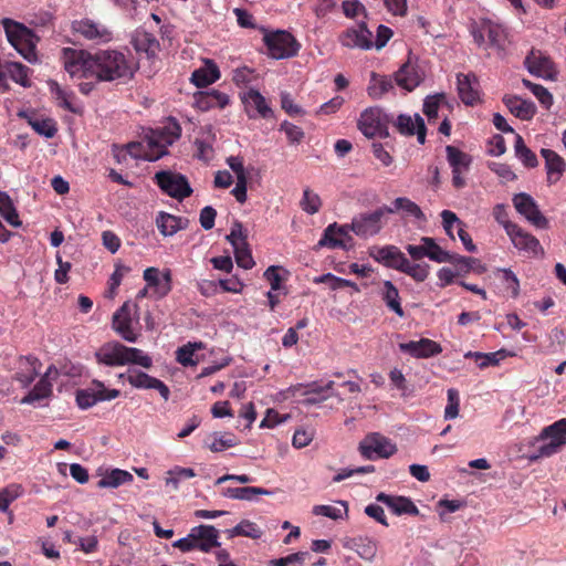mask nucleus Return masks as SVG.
Masks as SVG:
<instances>
[{
    "label": "nucleus",
    "mask_w": 566,
    "mask_h": 566,
    "mask_svg": "<svg viewBox=\"0 0 566 566\" xmlns=\"http://www.w3.org/2000/svg\"><path fill=\"white\" fill-rule=\"evenodd\" d=\"M181 135V127L175 118L146 134L143 143L127 144L126 150L134 158L155 161L167 154L168 146L172 145Z\"/></svg>",
    "instance_id": "1"
},
{
    "label": "nucleus",
    "mask_w": 566,
    "mask_h": 566,
    "mask_svg": "<svg viewBox=\"0 0 566 566\" xmlns=\"http://www.w3.org/2000/svg\"><path fill=\"white\" fill-rule=\"evenodd\" d=\"M135 67L125 54L115 50H99L94 53L93 78L112 82L118 78H132Z\"/></svg>",
    "instance_id": "2"
},
{
    "label": "nucleus",
    "mask_w": 566,
    "mask_h": 566,
    "mask_svg": "<svg viewBox=\"0 0 566 566\" xmlns=\"http://www.w3.org/2000/svg\"><path fill=\"white\" fill-rule=\"evenodd\" d=\"M95 359L98 364L108 367L134 364L148 369L153 366V359L142 349L127 347L119 342H107L103 344L95 352Z\"/></svg>",
    "instance_id": "3"
},
{
    "label": "nucleus",
    "mask_w": 566,
    "mask_h": 566,
    "mask_svg": "<svg viewBox=\"0 0 566 566\" xmlns=\"http://www.w3.org/2000/svg\"><path fill=\"white\" fill-rule=\"evenodd\" d=\"M9 43L30 63L38 60L36 42L39 38L24 24L12 19L4 18L1 21Z\"/></svg>",
    "instance_id": "4"
},
{
    "label": "nucleus",
    "mask_w": 566,
    "mask_h": 566,
    "mask_svg": "<svg viewBox=\"0 0 566 566\" xmlns=\"http://www.w3.org/2000/svg\"><path fill=\"white\" fill-rule=\"evenodd\" d=\"M61 61L72 77L93 78L94 54L73 48H63Z\"/></svg>",
    "instance_id": "5"
},
{
    "label": "nucleus",
    "mask_w": 566,
    "mask_h": 566,
    "mask_svg": "<svg viewBox=\"0 0 566 566\" xmlns=\"http://www.w3.org/2000/svg\"><path fill=\"white\" fill-rule=\"evenodd\" d=\"M394 212L392 208L382 206L371 212L359 213L352 219L350 230L360 238L374 237L381 231L385 214Z\"/></svg>",
    "instance_id": "6"
},
{
    "label": "nucleus",
    "mask_w": 566,
    "mask_h": 566,
    "mask_svg": "<svg viewBox=\"0 0 566 566\" xmlns=\"http://www.w3.org/2000/svg\"><path fill=\"white\" fill-rule=\"evenodd\" d=\"M547 439H549V442L537 448L536 454L532 457L533 460L548 458L557 453L566 444V418L559 419L542 430L538 440Z\"/></svg>",
    "instance_id": "7"
},
{
    "label": "nucleus",
    "mask_w": 566,
    "mask_h": 566,
    "mask_svg": "<svg viewBox=\"0 0 566 566\" xmlns=\"http://www.w3.org/2000/svg\"><path fill=\"white\" fill-rule=\"evenodd\" d=\"M263 41L268 48L269 55L276 60L295 56L301 49L297 40L284 30L266 33Z\"/></svg>",
    "instance_id": "8"
},
{
    "label": "nucleus",
    "mask_w": 566,
    "mask_h": 566,
    "mask_svg": "<svg viewBox=\"0 0 566 566\" xmlns=\"http://www.w3.org/2000/svg\"><path fill=\"white\" fill-rule=\"evenodd\" d=\"M358 450L368 460L388 459L397 452V447L381 433L371 432L359 442Z\"/></svg>",
    "instance_id": "9"
},
{
    "label": "nucleus",
    "mask_w": 566,
    "mask_h": 566,
    "mask_svg": "<svg viewBox=\"0 0 566 566\" xmlns=\"http://www.w3.org/2000/svg\"><path fill=\"white\" fill-rule=\"evenodd\" d=\"M388 116L379 107L366 108L358 119L359 130L368 138L388 137Z\"/></svg>",
    "instance_id": "10"
},
{
    "label": "nucleus",
    "mask_w": 566,
    "mask_h": 566,
    "mask_svg": "<svg viewBox=\"0 0 566 566\" xmlns=\"http://www.w3.org/2000/svg\"><path fill=\"white\" fill-rule=\"evenodd\" d=\"M157 186L168 196L182 200L192 193L187 178L181 174L161 170L156 172Z\"/></svg>",
    "instance_id": "11"
},
{
    "label": "nucleus",
    "mask_w": 566,
    "mask_h": 566,
    "mask_svg": "<svg viewBox=\"0 0 566 566\" xmlns=\"http://www.w3.org/2000/svg\"><path fill=\"white\" fill-rule=\"evenodd\" d=\"M119 395L120 391L118 389H108L103 381L94 379L91 382V387L76 391V403L81 409L85 410L98 402L113 400Z\"/></svg>",
    "instance_id": "12"
},
{
    "label": "nucleus",
    "mask_w": 566,
    "mask_h": 566,
    "mask_svg": "<svg viewBox=\"0 0 566 566\" xmlns=\"http://www.w3.org/2000/svg\"><path fill=\"white\" fill-rule=\"evenodd\" d=\"M134 318H138V305L129 301L125 302L113 315V329L129 343H135L138 338L132 328Z\"/></svg>",
    "instance_id": "13"
},
{
    "label": "nucleus",
    "mask_w": 566,
    "mask_h": 566,
    "mask_svg": "<svg viewBox=\"0 0 566 566\" xmlns=\"http://www.w3.org/2000/svg\"><path fill=\"white\" fill-rule=\"evenodd\" d=\"M247 239L248 234L243 231L242 223L234 221L230 233L227 235V240L233 247L237 264L245 270L252 269L254 265Z\"/></svg>",
    "instance_id": "14"
},
{
    "label": "nucleus",
    "mask_w": 566,
    "mask_h": 566,
    "mask_svg": "<svg viewBox=\"0 0 566 566\" xmlns=\"http://www.w3.org/2000/svg\"><path fill=\"white\" fill-rule=\"evenodd\" d=\"M513 206L530 223L538 229L548 228L547 218L541 212L538 205L533 197L526 192L514 195Z\"/></svg>",
    "instance_id": "15"
},
{
    "label": "nucleus",
    "mask_w": 566,
    "mask_h": 566,
    "mask_svg": "<svg viewBox=\"0 0 566 566\" xmlns=\"http://www.w3.org/2000/svg\"><path fill=\"white\" fill-rule=\"evenodd\" d=\"M71 30L74 34L96 43H106L112 40V32L107 27L87 18L74 20L71 24Z\"/></svg>",
    "instance_id": "16"
},
{
    "label": "nucleus",
    "mask_w": 566,
    "mask_h": 566,
    "mask_svg": "<svg viewBox=\"0 0 566 566\" xmlns=\"http://www.w3.org/2000/svg\"><path fill=\"white\" fill-rule=\"evenodd\" d=\"M446 151L448 161L452 168V185L457 189L463 188L465 186L463 174L469 170L472 158L467 153L451 145L446 147Z\"/></svg>",
    "instance_id": "17"
},
{
    "label": "nucleus",
    "mask_w": 566,
    "mask_h": 566,
    "mask_svg": "<svg viewBox=\"0 0 566 566\" xmlns=\"http://www.w3.org/2000/svg\"><path fill=\"white\" fill-rule=\"evenodd\" d=\"M507 235L510 237L513 245L520 251L526 253L528 256H535L543 252L539 241L530 232L517 226L507 227Z\"/></svg>",
    "instance_id": "18"
},
{
    "label": "nucleus",
    "mask_w": 566,
    "mask_h": 566,
    "mask_svg": "<svg viewBox=\"0 0 566 566\" xmlns=\"http://www.w3.org/2000/svg\"><path fill=\"white\" fill-rule=\"evenodd\" d=\"M127 381L137 389H155L167 401L170 396L168 386L142 370L128 369Z\"/></svg>",
    "instance_id": "19"
},
{
    "label": "nucleus",
    "mask_w": 566,
    "mask_h": 566,
    "mask_svg": "<svg viewBox=\"0 0 566 566\" xmlns=\"http://www.w3.org/2000/svg\"><path fill=\"white\" fill-rule=\"evenodd\" d=\"M369 255L386 268L401 271L407 256L396 245L373 247Z\"/></svg>",
    "instance_id": "20"
},
{
    "label": "nucleus",
    "mask_w": 566,
    "mask_h": 566,
    "mask_svg": "<svg viewBox=\"0 0 566 566\" xmlns=\"http://www.w3.org/2000/svg\"><path fill=\"white\" fill-rule=\"evenodd\" d=\"M340 43L346 48H359L369 50L374 46L373 33L368 30L365 22H361L357 28L347 29L339 38Z\"/></svg>",
    "instance_id": "21"
},
{
    "label": "nucleus",
    "mask_w": 566,
    "mask_h": 566,
    "mask_svg": "<svg viewBox=\"0 0 566 566\" xmlns=\"http://www.w3.org/2000/svg\"><path fill=\"white\" fill-rule=\"evenodd\" d=\"M399 349L416 358H429L442 353L441 345L429 338L400 343Z\"/></svg>",
    "instance_id": "22"
},
{
    "label": "nucleus",
    "mask_w": 566,
    "mask_h": 566,
    "mask_svg": "<svg viewBox=\"0 0 566 566\" xmlns=\"http://www.w3.org/2000/svg\"><path fill=\"white\" fill-rule=\"evenodd\" d=\"M350 230V223L338 226L336 222L329 224L323 232L322 238L317 242V247H327L331 249L346 248L345 239L352 240L348 234Z\"/></svg>",
    "instance_id": "23"
},
{
    "label": "nucleus",
    "mask_w": 566,
    "mask_h": 566,
    "mask_svg": "<svg viewBox=\"0 0 566 566\" xmlns=\"http://www.w3.org/2000/svg\"><path fill=\"white\" fill-rule=\"evenodd\" d=\"M457 88L460 99L465 105L473 106L480 101L479 81L473 73L458 74Z\"/></svg>",
    "instance_id": "24"
},
{
    "label": "nucleus",
    "mask_w": 566,
    "mask_h": 566,
    "mask_svg": "<svg viewBox=\"0 0 566 566\" xmlns=\"http://www.w3.org/2000/svg\"><path fill=\"white\" fill-rule=\"evenodd\" d=\"M524 65L527 71L538 77L553 78V62L538 50H532L525 57Z\"/></svg>",
    "instance_id": "25"
},
{
    "label": "nucleus",
    "mask_w": 566,
    "mask_h": 566,
    "mask_svg": "<svg viewBox=\"0 0 566 566\" xmlns=\"http://www.w3.org/2000/svg\"><path fill=\"white\" fill-rule=\"evenodd\" d=\"M144 280L147 286L155 289L158 298H163L171 291V272L165 270L163 273L157 268H147L144 271Z\"/></svg>",
    "instance_id": "26"
},
{
    "label": "nucleus",
    "mask_w": 566,
    "mask_h": 566,
    "mask_svg": "<svg viewBox=\"0 0 566 566\" xmlns=\"http://www.w3.org/2000/svg\"><path fill=\"white\" fill-rule=\"evenodd\" d=\"M395 126L400 134L407 136L416 134L419 144L422 145L426 143L427 128L423 119L419 115H416L413 119L409 115L401 114L397 117Z\"/></svg>",
    "instance_id": "27"
},
{
    "label": "nucleus",
    "mask_w": 566,
    "mask_h": 566,
    "mask_svg": "<svg viewBox=\"0 0 566 566\" xmlns=\"http://www.w3.org/2000/svg\"><path fill=\"white\" fill-rule=\"evenodd\" d=\"M41 367L40 360L34 356H20L17 361V373L14 379L21 384L23 388L32 384L39 375Z\"/></svg>",
    "instance_id": "28"
},
{
    "label": "nucleus",
    "mask_w": 566,
    "mask_h": 566,
    "mask_svg": "<svg viewBox=\"0 0 566 566\" xmlns=\"http://www.w3.org/2000/svg\"><path fill=\"white\" fill-rule=\"evenodd\" d=\"M242 102L250 118H255L256 116L269 118L273 114L265 98L256 90H249L242 97Z\"/></svg>",
    "instance_id": "29"
},
{
    "label": "nucleus",
    "mask_w": 566,
    "mask_h": 566,
    "mask_svg": "<svg viewBox=\"0 0 566 566\" xmlns=\"http://www.w3.org/2000/svg\"><path fill=\"white\" fill-rule=\"evenodd\" d=\"M376 501L385 504L396 515H419L418 507L409 497L389 495L381 492L376 496Z\"/></svg>",
    "instance_id": "30"
},
{
    "label": "nucleus",
    "mask_w": 566,
    "mask_h": 566,
    "mask_svg": "<svg viewBox=\"0 0 566 566\" xmlns=\"http://www.w3.org/2000/svg\"><path fill=\"white\" fill-rule=\"evenodd\" d=\"M130 43L137 53H145L147 59L155 57L160 50L157 38L143 29H138L134 32Z\"/></svg>",
    "instance_id": "31"
},
{
    "label": "nucleus",
    "mask_w": 566,
    "mask_h": 566,
    "mask_svg": "<svg viewBox=\"0 0 566 566\" xmlns=\"http://www.w3.org/2000/svg\"><path fill=\"white\" fill-rule=\"evenodd\" d=\"M229 102V96L226 93L214 88L195 94V105L202 112L211 108H224Z\"/></svg>",
    "instance_id": "32"
},
{
    "label": "nucleus",
    "mask_w": 566,
    "mask_h": 566,
    "mask_svg": "<svg viewBox=\"0 0 566 566\" xmlns=\"http://www.w3.org/2000/svg\"><path fill=\"white\" fill-rule=\"evenodd\" d=\"M192 532L195 533V543L199 551L209 553L212 548L220 546L218 542L219 532L214 526L199 525L192 527Z\"/></svg>",
    "instance_id": "33"
},
{
    "label": "nucleus",
    "mask_w": 566,
    "mask_h": 566,
    "mask_svg": "<svg viewBox=\"0 0 566 566\" xmlns=\"http://www.w3.org/2000/svg\"><path fill=\"white\" fill-rule=\"evenodd\" d=\"M395 82L398 86L411 92L422 82V76L413 64L407 62L395 73Z\"/></svg>",
    "instance_id": "34"
},
{
    "label": "nucleus",
    "mask_w": 566,
    "mask_h": 566,
    "mask_svg": "<svg viewBox=\"0 0 566 566\" xmlns=\"http://www.w3.org/2000/svg\"><path fill=\"white\" fill-rule=\"evenodd\" d=\"M503 103L515 117L522 120H530L536 113V106L533 102L515 95L504 96Z\"/></svg>",
    "instance_id": "35"
},
{
    "label": "nucleus",
    "mask_w": 566,
    "mask_h": 566,
    "mask_svg": "<svg viewBox=\"0 0 566 566\" xmlns=\"http://www.w3.org/2000/svg\"><path fill=\"white\" fill-rule=\"evenodd\" d=\"M541 155L545 159L548 184L557 182L565 171L564 159L554 150L543 148Z\"/></svg>",
    "instance_id": "36"
},
{
    "label": "nucleus",
    "mask_w": 566,
    "mask_h": 566,
    "mask_svg": "<svg viewBox=\"0 0 566 566\" xmlns=\"http://www.w3.org/2000/svg\"><path fill=\"white\" fill-rule=\"evenodd\" d=\"M187 223V219L164 211H160L156 217V226L159 232L165 237L174 235L179 230L186 228Z\"/></svg>",
    "instance_id": "37"
},
{
    "label": "nucleus",
    "mask_w": 566,
    "mask_h": 566,
    "mask_svg": "<svg viewBox=\"0 0 566 566\" xmlns=\"http://www.w3.org/2000/svg\"><path fill=\"white\" fill-rule=\"evenodd\" d=\"M220 78V71L216 63L207 61L203 67L195 70L191 82L199 88L206 87Z\"/></svg>",
    "instance_id": "38"
},
{
    "label": "nucleus",
    "mask_w": 566,
    "mask_h": 566,
    "mask_svg": "<svg viewBox=\"0 0 566 566\" xmlns=\"http://www.w3.org/2000/svg\"><path fill=\"white\" fill-rule=\"evenodd\" d=\"M4 69H6V80L10 77L13 82L17 84H20L23 87H30L31 81H30V69L20 63V62H12V61H4Z\"/></svg>",
    "instance_id": "39"
},
{
    "label": "nucleus",
    "mask_w": 566,
    "mask_h": 566,
    "mask_svg": "<svg viewBox=\"0 0 566 566\" xmlns=\"http://www.w3.org/2000/svg\"><path fill=\"white\" fill-rule=\"evenodd\" d=\"M52 370V367L48 369L45 375L36 382L31 391L21 399V403H33L35 401L48 398L52 394V384L48 377Z\"/></svg>",
    "instance_id": "40"
},
{
    "label": "nucleus",
    "mask_w": 566,
    "mask_h": 566,
    "mask_svg": "<svg viewBox=\"0 0 566 566\" xmlns=\"http://www.w3.org/2000/svg\"><path fill=\"white\" fill-rule=\"evenodd\" d=\"M381 297L389 310L395 312L399 317L405 316L403 308L400 304L399 291L391 281H385L382 283Z\"/></svg>",
    "instance_id": "41"
},
{
    "label": "nucleus",
    "mask_w": 566,
    "mask_h": 566,
    "mask_svg": "<svg viewBox=\"0 0 566 566\" xmlns=\"http://www.w3.org/2000/svg\"><path fill=\"white\" fill-rule=\"evenodd\" d=\"M334 381L329 380L326 385L321 386L318 382L313 381L310 384H296L294 386H291L289 388V391L292 394V396H310V395H319L326 391H331L329 396H337L332 390L334 388Z\"/></svg>",
    "instance_id": "42"
},
{
    "label": "nucleus",
    "mask_w": 566,
    "mask_h": 566,
    "mask_svg": "<svg viewBox=\"0 0 566 566\" xmlns=\"http://www.w3.org/2000/svg\"><path fill=\"white\" fill-rule=\"evenodd\" d=\"M394 88V82L390 77L385 75H379L375 72L370 75V82L367 87L368 95L371 98H380L386 93Z\"/></svg>",
    "instance_id": "43"
},
{
    "label": "nucleus",
    "mask_w": 566,
    "mask_h": 566,
    "mask_svg": "<svg viewBox=\"0 0 566 566\" xmlns=\"http://www.w3.org/2000/svg\"><path fill=\"white\" fill-rule=\"evenodd\" d=\"M491 46L504 51L507 43V32L505 28L496 23H488L483 27Z\"/></svg>",
    "instance_id": "44"
},
{
    "label": "nucleus",
    "mask_w": 566,
    "mask_h": 566,
    "mask_svg": "<svg viewBox=\"0 0 566 566\" xmlns=\"http://www.w3.org/2000/svg\"><path fill=\"white\" fill-rule=\"evenodd\" d=\"M206 447L212 452H221L239 444L238 438L232 433L219 434L214 432L206 441Z\"/></svg>",
    "instance_id": "45"
},
{
    "label": "nucleus",
    "mask_w": 566,
    "mask_h": 566,
    "mask_svg": "<svg viewBox=\"0 0 566 566\" xmlns=\"http://www.w3.org/2000/svg\"><path fill=\"white\" fill-rule=\"evenodd\" d=\"M134 476L125 470L114 469L111 472H107L98 482L97 486L101 489L104 488H118L122 484L127 482H132Z\"/></svg>",
    "instance_id": "46"
},
{
    "label": "nucleus",
    "mask_w": 566,
    "mask_h": 566,
    "mask_svg": "<svg viewBox=\"0 0 566 566\" xmlns=\"http://www.w3.org/2000/svg\"><path fill=\"white\" fill-rule=\"evenodd\" d=\"M271 491L258 486L228 488L223 495L237 500H252L254 495H269Z\"/></svg>",
    "instance_id": "47"
},
{
    "label": "nucleus",
    "mask_w": 566,
    "mask_h": 566,
    "mask_svg": "<svg viewBox=\"0 0 566 566\" xmlns=\"http://www.w3.org/2000/svg\"><path fill=\"white\" fill-rule=\"evenodd\" d=\"M514 151L525 167L535 168L538 165L536 155L525 145L520 134H515Z\"/></svg>",
    "instance_id": "48"
},
{
    "label": "nucleus",
    "mask_w": 566,
    "mask_h": 566,
    "mask_svg": "<svg viewBox=\"0 0 566 566\" xmlns=\"http://www.w3.org/2000/svg\"><path fill=\"white\" fill-rule=\"evenodd\" d=\"M420 242H423L426 248V258L437 263H444L450 259V252L443 250L433 238L421 237Z\"/></svg>",
    "instance_id": "49"
},
{
    "label": "nucleus",
    "mask_w": 566,
    "mask_h": 566,
    "mask_svg": "<svg viewBox=\"0 0 566 566\" xmlns=\"http://www.w3.org/2000/svg\"><path fill=\"white\" fill-rule=\"evenodd\" d=\"M28 123L39 135L46 138H52L57 132L56 123L52 118L32 115L28 117Z\"/></svg>",
    "instance_id": "50"
},
{
    "label": "nucleus",
    "mask_w": 566,
    "mask_h": 566,
    "mask_svg": "<svg viewBox=\"0 0 566 566\" xmlns=\"http://www.w3.org/2000/svg\"><path fill=\"white\" fill-rule=\"evenodd\" d=\"M450 259L451 260L447 262L454 266L453 272L457 277L467 275L472 270H474L476 264H479V260L475 258L463 256L455 253H450Z\"/></svg>",
    "instance_id": "51"
},
{
    "label": "nucleus",
    "mask_w": 566,
    "mask_h": 566,
    "mask_svg": "<svg viewBox=\"0 0 566 566\" xmlns=\"http://www.w3.org/2000/svg\"><path fill=\"white\" fill-rule=\"evenodd\" d=\"M201 348H203V344L201 342H199V343H190L189 342L188 344L179 347L176 350V360L185 367L196 366L198 364V359L193 358L195 352H196V349H201Z\"/></svg>",
    "instance_id": "52"
},
{
    "label": "nucleus",
    "mask_w": 566,
    "mask_h": 566,
    "mask_svg": "<svg viewBox=\"0 0 566 566\" xmlns=\"http://www.w3.org/2000/svg\"><path fill=\"white\" fill-rule=\"evenodd\" d=\"M400 272L420 283L428 279L430 265L428 263H411L407 258Z\"/></svg>",
    "instance_id": "53"
},
{
    "label": "nucleus",
    "mask_w": 566,
    "mask_h": 566,
    "mask_svg": "<svg viewBox=\"0 0 566 566\" xmlns=\"http://www.w3.org/2000/svg\"><path fill=\"white\" fill-rule=\"evenodd\" d=\"M50 92L56 98L60 107L71 113H77V109L72 104L73 92L63 90L56 82L50 83Z\"/></svg>",
    "instance_id": "54"
},
{
    "label": "nucleus",
    "mask_w": 566,
    "mask_h": 566,
    "mask_svg": "<svg viewBox=\"0 0 566 566\" xmlns=\"http://www.w3.org/2000/svg\"><path fill=\"white\" fill-rule=\"evenodd\" d=\"M0 214L13 227H19L21 221L12 203L11 198L0 190Z\"/></svg>",
    "instance_id": "55"
},
{
    "label": "nucleus",
    "mask_w": 566,
    "mask_h": 566,
    "mask_svg": "<svg viewBox=\"0 0 566 566\" xmlns=\"http://www.w3.org/2000/svg\"><path fill=\"white\" fill-rule=\"evenodd\" d=\"M394 206H395V208H392V209L395 211L402 210L406 216L412 217V218H415L417 220H421V221L426 220V216L422 212L421 208L416 202L411 201L409 198H406V197L396 198L394 201Z\"/></svg>",
    "instance_id": "56"
},
{
    "label": "nucleus",
    "mask_w": 566,
    "mask_h": 566,
    "mask_svg": "<svg viewBox=\"0 0 566 566\" xmlns=\"http://www.w3.org/2000/svg\"><path fill=\"white\" fill-rule=\"evenodd\" d=\"M523 85L528 88L534 96L538 99L543 107L549 109L553 105V95L549 91L541 84H535L530 80L523 78Z\"/></svg>",
    "instance_id": "57"
},
{
    "label": "nucleus",
    "mask_w": 566,
    "mask_h": 566,
    "mask_svg": "<svg viewBox=\"0 0 566 566\" xmlns=\"http://www.w3.org/2000/svg\"><path fill=\"white\" fill-rule=\"evenodd\" d=\"M504 350H499V352H495V353H488V354H484V353H479V352H468L464 357L465 358H474L475 361L478 363V366L480 368H486L489 366H495L499 364L500 361V358L499 356L503 357L504 355Z\"/></svg>",
    "instance_id": "58"
},
{
    "label": "nucleus",
    "mask_w": 566,
    "mask_h": 566,
    "mask_svg": "<svg viewBox=\"0 0 566 566\" xmlns=\"http://www.w3.org/2000/svg\"><path fill=\"white\" fill-rule=\"evenodd\" d=\"M300 206L308 214H315L322 207V200L317 193L312 191L310 188H305Z\"/></svg>",
    "instance_id": "59"
},
{
    "label": "nucleus",
    "mask_w": 566,
    "mask_h": 566,
    "mask_svg": "<svg viewBox=\"0 0 566 566\" xmlns=\"http://www.w3.org/2000/svg\"><path fill=\"white\" fill-rule=\"evenodd\" d=\"M23 492L20 484H10L0 491V511L7 512L10 504L17 500Z\"/></svg>",
    "instance_id": "60"
},
{
    "label": "nucleus",
    "mask_w": 566,
    "mask_h": 566,
    "mask_svg": "<svg viewBox=\"0 0 566 566\" xmlns=\"http://www.w3.org/2000/svg\"><path fill=\"white\" fill-rule=\"evenodd\" d=\"M230 533V536H247L251 538H259L261 535L260 528L250 521H241Z\"/></svg>",
    "instance_id": "61"
},
{
    "label": "nucleus",
    "mask_w": 566,
    "mask_h": 566,
    "mask_svg": "<svg viewBox=\"0 0 566 566\" xmlns=\"http://www.w3.org/2000/svg\"><path fill=\"white\" fill-rule=\"evenodd\" d=\"M444 99L443 94L427 96L423 102V113L429 120L438 117L440 103Z\"/></svg>",
    "instance_id": "62"
},
{
    "label": "nucleus",
    "mask_w": 566,
    "mask_h": 566,
    "mask_svg": "<svg viewBox=\"0 0 566 566\" xmlns=\"http://www.w3.org/2000/svg\"><path fill=\"white\" fill-rule=\"evenodd\" d=\"M459 406H460V399H459V392L457 389H449L448 390V405L444 409V418L446 419H454L459 415Z\"/></svg>",
    "instance_id": "63"
},
{
    "label": "nucleus",
    "mask_w": 566,
    "mask_h": 566,
    "mask_svg": "<svg viewBox=\"0 0 566 566\" xmlns=\"http://www.w3.org/2000/svg\"><path fill=\"white\" fill-rule=\"evenodd\" d=\"M497 271L502 274V281L506 290L511 291L513 297H516L520 293V281L516 275L509 269H500Z\"/></svg>",
    "instance_id": "64"
}]
</instances>
